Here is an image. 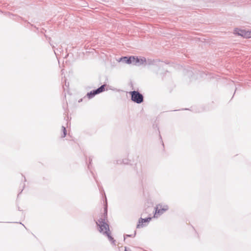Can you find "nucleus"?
<instances>
[{
	"label": "nucleus",
	"instance_id": "f257e3e1",
	"mask_svg": "<svg viewBox=\"0 0 251 251\" xmlns=\"http://www.w3.org/2000/svg\"><path fill=\"white\" fill-rule=\"evenodd\" d=\"M105 213L103 216L98 220L97 222L98 226H99V231L100 232L105 234L108 238L109 240L112 243H114L115 241L113 238L110 235V232L109 229V226L106 222V219L107 218V208L105 207L104 209Z\"/></svg>",
	"mask_w": 251,
	"mask_h": 251
},
{
	"label": "nucleus",
	"instance_id": "f03ea898",
	"mask_svg": "<svg viewBox=\"0 0 251 251\" xmlns=\"http://www.w3.org/2000/svg\"><path fill=\"white\" fill-rule=\"evenodd\" d=\"M133 65L136 66L151 65L153 64L154 61L150 59H146L144 57H135L133 59Z\"/></svg>",
	"mask_w": 251,
	"mask_h": 251
},
{
	"label": "nucleus",
	"instance_id": "7ed1b4c3",
	"mask_svg": "<svg viewBox=\"0 0 251 251\" xmlns=\"http://www.w3.org/2000/svg\"><path fill=\"white\" fill-rule=\"evenodd\" d=\"M168 208V206L166 204H159L157 205L155 207V212L154 217L157 218L158 216H160L166 211Z\"/></svg>",
	"mask_w": 251,
	"mask_h": 251
},
{
	"label": "nucleus",
	"instance_id": "20e7f679",
	"mask_svg": "<svg viewBox=\"0 0 251 251\" xmlns=\"http://www.w3.org/2000/svg\"><path fill=\"white\" fill-rule=\"evenodd\" d=\"M130 94L131 96V100L137 103H141L143 101V96L138 91H133L130 92Z\"/></svg>",
	"mask_w": 251,
	"mask_h": 251
},
{
	"label": "nucleus",
	"instance_id": "39448f33",
	"mask_svg": "<svg viewBox=\"0 0 251 251\" xmlns=\"http://www.w3.org/2000/svg\"><path fill=\"white\" fill-rule=\"evenodd\" d=\"M104 85L101 86L100 88L97 89V90H93L90 93L87 94V96L89 99L93 98L96 94H99L102 92H103L104 90Z\"/></svg>",
	"mask_w": 251,
	"mask_h": 251
},
{
	"label": "nucleus",
	"instance_id": "423d86ee",
	"mask_svg": "<svg viewBox=\"0 0 251 251\" xmlns=\"http://www.w3.org/2000/svg\"><path fill=\"white\" fill-rule=\"evenodd\" d=\"M133 59H134V56H130L129 58H127L126 57H124L121 58V60L124 62H125L127 64H133Z\"/></svg>",
	"mask_w": 251,
	"mask_h": 251
},
{
	"label": "nucleus",
	"instance_id": "0eeeda50",
	"mask_svg": "<svg viewBox=\"0 0 251 251\" xmlns=\"http://www.w3.org/2000/svg\"><path fill=\"white\" fill-rule=\"evenodd\" d=\"M245 30L236 28L234 31V33L244 37V34H245Z\"/></svg>",
	"mask_w": 251,
	"mask_h": 251
},
{
	"label": "nucleus",
	"instance_id": "6e6552de",
	"mask_svg": "<svg viewBox=\"0 0 251 251\" xmlns=\"http://www.w3.org/2000/svg\"><path fill=\"white\" fill-rule=\"evenodd\" d=\"M151 220V218H148L146 219L141 218V220L139 222V224L137 225V227L139 228L143 226L142 224L143 223L148 222Z\"/></svg>",
	"mask_w": 251,
	"mask_h": 251
},
{
	"label": "nucleus",
	"instance_id": "1a4fd4ad",
	"mask_svg": "<svg viewBox=\"0 0 251 251\" xmlns=\"http://www.w3.org/2000/svg\"><path fill=\"white\" fill-rule=\"evenodd\" d=\"M244 37L246 38H251V31H246L245 34H244Z\"/></svg>",
	"mask_w": 251,
	"mask_h": 251
},
{
	"label": "nucleus",
	"instance_id": "9d476101",
	"mask_svg": "<svg viewBox=\"0 0 251 251\" xmlns=\"http://www.w3.org/2000/svg\"><path fill=\"white\" fill-rule=\"evenodd\" d=\"M62 129L63 130V137H64L66 135V130L64 126H62Z\"/></svg>",
	"mask_w": 251,
	"mask_h": 251
},
{
	"label": "nucleus",
	"instance_id": "9b49d317",
	"mask_svg": "<svg viewBox=\"0 0 251 251\" xmlns=\"http://www.w3.org/2000/svg\"><path fill=\"white\" fill-rule=\"evenodd\" d=\"M125 251H131L130 249L125 248Z\"/></svg>",
	"mask_w": 251,
	"mask_h": 251
},
{
	"label": "nucleus",
	"instance_id": "f8f14e48",
	"mask_svg": "<svg viewBox=\"0 0 251 251\" xmlns=\"http://www.w3.org/2000/svg\"><path fill=\"white\" fill-rule=\"evenodd\" d=\"M126 237H132L131 235H126Z\"/></svg>",
	"mask_w": 251,
	"mask_h": 251
},
{
	"label": "nucleus",
	"instance_id": "ddd939ff",
	"mask_svg": "<svg viewBox=\"0 0 251 251\" xmlns=\"http://www.w3.org/2000/svg\"><path fill=\"white\" fill-rule=\"evenodd\" d=\"M135 234H136V232H135L134 235H133V237H134L135 236Z\"/></svg>",
	"mask_w": 251,
	"mask_h": 251
}]
</instances>
